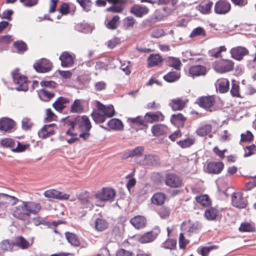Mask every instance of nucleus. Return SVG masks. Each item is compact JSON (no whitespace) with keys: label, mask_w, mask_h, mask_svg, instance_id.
Wrapping results in <instances>:
<instances>
[{"label":"nucleus","mask_w":256,"mask_h":256,"mask_svg":"<svg viewBox=\"0 0 256 256\" xmlns=\"http://www.w3.org/2000/svg\"><path fill=\"white\" fill-rule=\"evenodd\" d=\"M13 82L17 85L16 90L17 91L26 92L28 89V85L31 82L28 80V77L22 74L20 72L19 68H16L11 72Z\"/></svg>","instance_id":"obj_1"},{"label":"nucleus","mask_w":256,"mask_h":256,"mask_svg":"<svg viewBox=\"0 0 256 256\" xmlns=\"http://www.w3.org/2000/svg\"><path fill=\"white\" fill-rule=\"evenodd\" d=\"M96 198L100 201H114L115 196V190L111 188H103L100 192H97L96 195Z\"/></svg>","instance_id":"obj_2"},{"label":"nucleus","mask_w":256,"mask_h":256,"mask_svg":"<svg viewBox=\"0 0 256 256\" xmlns=\"http://www.w3.org/2000/svg\"><path fill=\"white\" fill-rule=\"evenodd\" d=\"M230 10L231 4L228 0H218L214 6V12L218 14H226Z\"/></svg>","instance_id":"obj_3"},{"label":"nucleus","mask_w":256,"mask_h":256,"mask_svg":"<svg viewBox=\"0 0 256 256\" xmlns=\"http://www.w3.org/2000/svg\"><path fill=\"white\" fill-rule=\"evenodd\" d=\"M164 182L166 186L172 188H180L182 185V180L180 177L172 173L166 174Z\"/></svg>","instance_id":"obj_4"},{"label":"nucleus","mask_w":256,"mask_h":256,"mask_svg":"<svg viewBox=\"0 0 256 256\" xmlns=\"http://www.w3.org/2000/svg\"><path fill=\"white\" fill-rule=\"evenodd\" d=\"M136 162L138 164L143 166H156L160 164V159L158 156L151 154H145L144 158L140 159L136 158Z\"/></svg>","instance_id":"obj_5"},{"label":"nucleus","mask_w":256,"mask_h":256,"mask_svg":"<svg viewBox=\"0 0 256 256\" xmlns=\"http://www.w3.org/2000/svg\"><path fill=\"white\" fill-rule=\"evenodd\" d=\"M230 52L232 58L236 60L240 61L244 56L248 54L249 51L245 47L238 46L231 48Z\"/></svg>","instance_id":"obj_6"},{"label":"nucleus","mask_w":256,"mask_h":256,"mask_svg":"<svg viewBox=\"0 0 256 256\" xmlns=\"http://www.w3.org/2000/svg\"><path fill=\"white\" fill-rule=\"evenodd\" d=\"M13 216L21 220H26L29 217L24 202L14 208Z\"/></svg>","instance_id":"obj_7"},{"label":"nucleus","mask_w":256,"mask_h":256,"mask_svg":"<svg viewBox=\"0 0 256 256\" xmlns=\"http://www.w3.org/2000/svg\"><path fill=\"white\" fill-rule=\"evenodd\" d=\"M232 204L236 208H245L247 205L246 200L244 198L240 192H234L232 195Z\"/></svg>","instance_id":"obj_8"},{"label":"nucleus","mask_w":256,"mask_h":256,"mask_svg":"<svg viewBox=\"0 0 256 256\" xmlns=\"http://www.w3.org/2000/svg\"><path fill=\"white\" fill-rule=\"evenodd\" d=\"M160 232V229L156 226L150 232H148L140 238V242L142 244L150 242L154 240Z\"/></svg>","instance_id":"obj_9"},{"label":"nucleus","mask_w":256,"mask_h":256,"mask_svg":"<svg viewBox=\"0 0 256 256\" xmlns=\"http://www.w3.org/2000/svg\"><path fill=\"white\" fill-rule=\"evenodd\" d=\"M78 197L82 208L90 210L93 208V204L90 202V197L88 192H82L78 194Z\"/></svg>","instance_id":"obj_10"},{"label":"nucleus","mask_w":256,"mask_h":256,"mask_svg":"<svg viewBox=\"0 0 256 256\" xmlns=\"http://www.w3.org/2000/svg\"><path fill=\"white\" fill-rule=\"evenodd\" d=\"M44 196L48 198H56L60 200H68L70 198L69 194L60 192L54 189L46 190L44 192Z\"/></svg>","instance_id":"obj_11"},{"label":"nucleus","mask_w":256,"mask_h":256,"mask_svg":"<svg viewBox=\"0 0 256 256\" xmlns=\"http://www.w3.org/2000/svg\"><path fill=\"white\" fill-rule=\"evenodd\" d=\"M224 164L222 162H210L208 164L206 171L208 174H218L223 170Z\"/></svg>","instance_id":"obj_12"},{"label":"nucleus","mask_w":256,"mask_h":256,"mask_svg":"<svg viewBox=\"0 0 256 256\" xmlns=\"http://www.w3.org/2000/svg\"><path fill=\"white\" fill-rule=\"evenodd\" d=\"M130 12L136 16L142 18L148 13L149 9L146 6L134 4L131 7Z\"/></svg>","instance_id":"obj_13"},{"label":"nucleus","mask_w":256,"mask_h":256,"mask_svg":"<svg viewBox=\"0 0 256 256\" xmlns=\"http://www.w3.org/2000/svg\"><path fill=\"white\" fill-rule=\"evenodd\" d=\"M213 4V2L210 0H205L196 6V10L203 14H208L212 12Z\"/></svg>","instance_id":"obj_14"},{"label":"nucleus","mask_w":256,"mask_h":256,"mask_svg":"<svg viewBox=\"0 0 256 256\" xmlns=\"http://www.w3.org/2000/svg\"><path fill=\"white\" fill-rule=\"evenodd\" d=\"M62 122H65V125L68 126H69L68 129L66 132V134L67 135L75 136H77V134L76 132H74L72 130H74L75 126L77 124V119L76 118H62L61 120Z\"/></svg>","instance_id":"obj_15"},{"label":"nucleus","mask_w":256,"mask_h":256,"mask_svg":"<svg viewBox=\"0 0 256 256\" xmlns=\"http://www.w3.org/2000/svg\"><path fill=\"white\" fill-rule=\"evenodd\" d=\"M15 122L12 119L8 118H2L0 119V130L4 132H9L14 128Z\"/></svg>","instance_id":"obj_16"},{"label":"nucleus","mask_w":256,"mask_h":256,"mask_svg":"<svg viewBox=\"0 0 256 256\" xmlns=\"http://www.w3.org/2000/svg\"><path fill=\"white\" fill-rule=\"evenodd\" d=\"M75 59L76 56L74 54L66 51L63 52L59 57L61 64H74Z\"/></svg>","instance_id":"obj_17"},{"label":"nucleus","mask_w":256,"mask_h":256,"mask_svg":"<svg viewBox=\"0 0 256 256\" xmlns=\"http://www.w3.org/2000/svg\"><path fill=\"white\" fill-rule=\"evenodd\" d=\"M196 103L202 108H208L214 104V98L212 96H201L196 100Z\"/></svg>","instance_id":"obj_18"},{"label":"nucleus","mask_w":256,"mask_h":256,"mask_svg":"<svg viewBox=\"0 0 256 256\" xmlns=\"http://www.w3.org/2000/svg\"><path fill=\"white\" fill-rule=\"evenodd\" d=\"M206 73V68L202 65H193L189 68V74L192 78L204 75Z\"/></svg>","instance_id":"obj_19"},{"label":"nucleus","mask_w":256,"mask_h":256,"mask_svg":"<svg viewBox=\"0 0 256 256\" xmlns=\"http://www.w3.org/2000/svg\"><path fill=\"white\" fill-rule=\"evenodd\" d=\"M144 148L142 146H138L132 150H129L126 152L123 156V158L127 159L134 156H140L144 152Z\"/></svg>","instance_id":"obj_20"},{"label":"nucleus","mask_w":256,"mask_h":256,"mask_svg":"<svg viewBox=\"0 0 256 256\" xmlns=\"http://www.w3.org/2000/svg\"><path fill=\"white\" fill-rule=\"evenodd\" d=\"M130 222L131 224L136 228L140 229L144 228L146 224V218L141 216H136L131 218Z\"/></svg>","instance_id":"obj_21"},{"label":"nucleus","mask_w":256,"mask_h":256,"mask_svg":"<svg viewBox=\"0 0 256 256\" xmlns=\"http://www.w3.org/2000/svg\"><path fill=\"white\" fill-rule=\"evenodd\" d=\"M186 118L180 113L173 114L170 117L171 123L176 126H183Z\"/></svg>","instance_id":"obj_22"},{"label":"nucleus","mask_w":256,"mask_h":256,"mask_svg":"<svg viewBox=\"0 0 256 256\" xmlns=\"http://www.w3.org/2000/svg\"><path fill=\"white\" fill-rule=\"evenodd\" d=\"M230 82L228 79L222 78L218 80L216 84V89L221 94H224L229 90Z\"/></svg>","instance_id":"obj_23"},{"label":"nucleus","mask_w":256,"mask_h":256,"mask_svg":"<svg viewBox=\"0 0 256 256\" xmlns=\"http://www.w3.org/2000/svg\"><path fill=\"white\" fill-rule=\"evenodd\" d=\"M69 102L70 100L68 98L60 96L53 104L52 106L56 110L61 112L65 108V104Z\"/></svg>","instance_id":"obj_24"},{"label":"nucleus","mask_w":256,"mask_h":256,"mask_svg":"<svg viewBox=\"0 0 256 256\" xmlns=\"http://www.w3.org/2000/svg\"><path fill=\"white\" fill-rule=\"evenodd\" d=\"M28 213L30 216L31 214H36L41 209L40 204L32 202H24Z\"/></svg>","instance_id":"obj_25"},{"label":"nucleus","mask_w":256,"mask_h":256,"mask_svg":"<svg viewBox=\"0 0 256 256\" xmlns=\"http://www.w3.org/2000/svg\"><path fill=\"white\" fill-rule=\"evenodd\" d=\"M186 104L184 100L178 98L171 100L169 105L173 110H180L185 106Z\"/></svg>","instance_id":"obj_26"},{"label":"nucleus","mask_w":256,"mask_h":256,"mask_svg":"<svg viewBox=\"0 0 256 256\" xmlns=\"http://www.w3.org/2000/svg\"><path fill=\"white\" fill-rule=\"evenodd\" d=\"M13 244L14 246H16L22 250L27 249L30 246V242L22 236L16 237L13 241Z\"/></svg>","instance_id":"obj_27"},{"label":"nucleus","mask_w":256,"mask_h":256,"mask_svg":"<svg viewBox=\"0 0 256 256\" xmlns=\"http://www.w3.org/2000/svg\"><path fill=\"white\" fill-rule=\"evenodd\" d=\"M152 133L153 136H162L166 133L167 127L162 124H156L154 125L151 128Z\"/></svg>","instance_id":"obj_28"},{"label":"nucleus","mask_w":256,"mask_h":256,"mask_svg":"<svg viewBox=\"0 0 256 256\" xmlns=\"http://www.w3.org/2000/svg\"><path fill=\"white\" fill-rule=\"evenodd\" d=\"M145 118L148 122L152 123L163 120L164 116L160 112H157L156 113L148 112L146 114Z\"/></svg>","instance_id":"obj_29"},{"label":"nucleus","mask_w":256,"mask_h":256,"mask_svg":"<svg viewBox=\"0 0 256 256\" xmlns=\"http://www.w3.org/2000/svg\"><path fill=\"white\" fill-rule=\"evenodd\" d=\"M16 142H15L14 140L10 138H6L2 139L0 141V146L9 148L12 152L13 151H18V146H16ZM19 151H20L19 150Z\"/></svg>","instance_id":"obj_30"},{"label":"nucleus","mask_w":256,"mask_h":256,"mask_svg":"<svg viewBox=\"0 0 256 256\" xmlns=\"http://www.w3.org/2000/svg\"><path fill=\"white\" fill-rule=\"evenodd\" d=\"M110 128L115 130H122L124 124L118 118H112L107 124Z\"/></svg>","instance_id":"obj_31"},{"label":"nucleus","mask_w":256,"mask_h":256,"mask_svg":"<svg viewBox=\"0 0 256 256\" xmlns=\"http://www.w3.org/2000/svg\"><path fill=\"white\" fill-rule=\"evenodd\" d=\"M166 200V195L162 192H156L152 196L151 200L153 204L157 206L162 205Z\"/></svg>","instance_id":"obj_32"},{"label":"nucleus","mask_w":256,"mask_h":256,"mask_svg":"<svg viewBox=\"0 0 256 256\" xmlns=\"http://www.w3.org/2000/svg\"><path fill=\"white\" fill-rule=\"evenodd\" d=\"M212 126L210 124H204L200 126L196 131V134L200 136H204L212 132Z\"/></svg>","instance_id":"obj_33"},{"label":"nucleus","mask_w":256,"mask_h":256,"mask_svg":"<svg viewBox=\"0 0 256 256\" xmlns=\"http://www.w3.org/2000/svg\"><path fill=\"white\" fill-rule=\"evenodd\" d=\"M180 72L178 71L170 72L164 76V80L169 82L178 80L180 78Z\"/></svg>","instance_id":"obj_34"},{"label":"nucleus","mask_w":256,"mask_h":256,"mask_svg":"<svg viewBox=\"0 0 256 256\" xmlns=\"http://www.w3.org/2000/svg\"><path fill=\"white\" fill-rule=\"evenodd\" d=\"M75 10V6H74L71 10L70 6L65 2L62 3L58 9L60 12L63 15H66L68 14H70L72 15H73Z\"/></svg>","instance_id":"obj_35"},{"label":"nucleus","mask_w":256,"mask_h":256,"mask_svg":"<svg viewBox=\"0 0 256 256\" xmlns=\"http://www.w3.org/2000/svg\"><path fill=\"white\" fill-rule=\"evenodd\" d=\"M218 215V210L214 208H207L204 212V217L209 220H212L216 219Z\"/></svg>","instance_id":"obj_36"},{"label":"nucleus","mask_w":256,"mask_h":256,"mask_svg":"<svg viewBox=\"0 0 256 256\" xmlns=\"http://www.w3.org/2000/svg\"><path fill=\"white\" fill-rule=\"evenodd\" d=\"M50 128V125H45L38 132L39 136L42 138H46L48 136L54 134V130H48V128Z\"/></svg>","instance_id":"obj_37"},{"label":"nucleus","mask_w":256,"mask_h":256,"mask_svg":"<svg viewBox=\"0 0 256 256\" xmlns=\"http://www.w3.org/2000/svg\"><path fill=\"white\" fill-rule=\"evenodd\" d=\"M65 236L68 242L72 245L74 246H78L80 245V242L75 234L70 232H66Z\"/></svg>","instance_id":"obj_38"},{"label":"nucleus","mask_w":256,"mask_h":256,"mask_svg":"<svg viewBox=\"0 0 256 256\" xmlns=\"http://www.w3.org/2000/svg\"><path fill=\"white\" fill-rule=\"evenodd\" d=\"M176 246V240L174 239L168 238L161 244V247L168 250H173Z\"/></svg>","instance_id":"obj_39"},{"label":"nucleus","mask_w":256,"mask_h":256,"mask_svg":"<svg viewBox=\"0 0 256 256\" xmlns=\"http://www.w3.org/2000/svg\"><path fill=\"white\" fill-rule=\"evenodd\" d=\"M234 65H214V70L218 73L224 74L233 70Z\"/></svg>","instance_id":"obj_40"},{"label":"nucleus","mask_w":256,"mask_h":256,"mask_svg":"<svg viewBox=\"0 0 256 256\" xmlns=\"http://www.w3.org/2000/svg\"><path fill=\"white\" fill-rule=\"evenodd\" d=\"M83 108L81 104V100H76L71 106L70 111L73 113H80L82 112Z\"/></svg>","instance_id":"obj_41"},{"label":"nucleus","mask_w":256,"mask_h":256,"mask_svg":"<svg viewBox=\"0 0 256 256\" xmlns=\"http://www.w3.org/2000/svg\"><path fill=\"white\" fill-rule=\"evenodd\" d=\"M148 64H159L162 62V57L159 54H151L148 58Z\"/></svg>","instance_id":"obj_42"},{"label":"nucleus","mask_w":256,"mask_h":256,"mask_svg":"<svg viewBox=\"0 0 256 256\" xmlns=\"http://www.w3.org/2000/svg\"><path fill=\"white\" fill-rule=\"evenodd\" d=\"M126 2H122L113 4L112 6L106 8L107 12H110L114 13H120L122 12L124 8V5Z\"/></svg>","instance_id":"obj_43"},{"label":"nucleus","mask_w":256,"mask_h":256,"mask_svg":"<svg viewBox=\"0 0 256 256\" xmlns=\"http://www.w3.org/2000/svg\"><path fill=\"white\" fill-rule=\"evenodd\" d=\"M108 226L107 222L102 218H97L95 221V228L98 231H103Z\"/></svg>","instance_id":"obj_44"},{"label":"nucleus","mask_w":256,"mask_h":256,"mask_svg":"<svg viewBox=\"0 0 256 256\" xmlns=\"http://www.w3.org/2000/svg\"><path fill=\"white\" fill-rule=\"evenodd\" d=\"M14 248L13 241L8 240H2L0 243V249L4 251H12Z\"/></svg>","instance_id":"obj_45"},{"label":"nucleus","mask_w":256,"mask_h":256,"mask_svg":"<svg viewBox=\"0 0 256 256\" xmlns=\"http://www.w3.org/2000/svg\"><path fill=\"white\" fill-rule=\"evenodd\" d=\"M195 198L198 202L204 207L208 206L210 205V200L209 197L206 194L197 196Z\"/></svg>","instance_id":"obj_46"},{"label":"nucleus","mask_w":256,"mask_h":256,"mask_svg":"<svg viewBox=\"0 0 256 256\" xmlns=\"http://www.w3.org/2000/svg\"><path fill=\"white\" fill-rule=\"evenodd\" d=\"M136 20L132 16H128L124 20V26L126 29H132L136 24Z\"/></svg>","instance_id":"obj_47"},{"label":"nucleus","mask_w":256,"mask_h":256,"mask_svg":"<svg viewBox=\"0 0 256 256\" xmlns=\"http://www.w3.org/2000/svg\"><path fill=\"white\" fill-rule=\"evenodd\" d=\"M91 116L96 124L102 123L105 121L106 117L104 114H100L96 112H92L91 114Z\"/></svg>","instance_id":"obj_48"},{"label":"nucleus","mask_w":256,"mask_h":256,"mask_svg":"<svg viewBox=\"0 0 256 256\" xmlns=\"http://www.w3.org/2000/svg\"><path fill=\"white\" fill-rule=\"evenodd\" d=\"M120 19V18L118 16H114L108 23L106 27L110 30H116L118 26Z\"/></svg>","instance_id":"obj_49"},{"label":"nucleus","mask_w":256,"mask_h":256,"mask_svg":"<svg viewBox=\"0 0 256 256\" xmlns=\"http://www.w3.org/2000/svg\"><path fill=\"white\" fill-rule=\"evenodd\" d=\"M194 139L188 138L184 140L177 142V144L182 148H184L190 147L194 143Z\"/></svg>","instance_id":"obj_50"},{"label":"nucleus","mask_w":256,"mask_h":256,"mask_svg":"<svg viewBox=\"0 0 256 256\" xmlns=\"http://www.w3.org/2000/svg\"><path fill=\"white\" fill-rule=\"evenodd\" d=\"M14 46L16 48L18 53H23L27 50L26 44L22 40L15 42L14 43Z\"/></svg>","instance_id":"obj_51"},{"label":"nucleus","mask_w":256,"mask_h":256,"mask_svg":"<svg viewBox=\"0 0 256 256\" xmlns=\"http://www.w3.org/2000/svg\"><path fill=\"white\" fill-rule=\"evenodd\" d=\"M238 230L242 232H252L255 230V228L250 223L242 222Z\"/></svg>","instance_id":"obj_52"},{"label":"nucleus","mask_w":256,"mask_h":256,"mask_svg":"<svg viewBox=\"0 0 256 256\" xmlns=\"http://www.w3.org/2000/svg\"><path fill=\"white\" fill-rule=\"evenodd\" d=\"M206 36V32L205 30L202 27H198L194 29L191 34H190V37L192 38L196 37L197 36Z\"/></svg>","instance_id":"obj_53"},{"label":"nucleus","mask_w":256,"mask_h":256,"mask_svg":"<svg viewBox=\"0 0 256 256\" xmlns=\"http://www.w3.org/2000/svg\"><path fill=\"white\" fill-rule=\"evenodd\" d=\"M34 69L40 73H46L52 70L51 65H33Z\"/></svg>","instance_id":"obj_54"},{"label":"nucleus","mask_w":256,"mask_h":256,"mask_svg":"<svg viewBox=\"0 0 256 256\" xmlns=\"http://www.w3.org/2000/svg\"><path fill=\"white\" fill-rule=\"evenodd\" d=\"M231 95L233 97H240V87L236 81H232V88L230 90Z\"/></svg>","instance_id":"obj_55"},{"label":"nucleus","mask_w":256,"mask_h":256,"mask_svg":"<svg viewBox=\"0 0 256 256\" xmlns=\"http://www.w3.org/2000/svg\"><path fill=\"white\" fill-rule=\"evenodd\" d=\"M77 2L86 12L91 10L92 2L90 0H77Z\"/></svg>","instance_id":"obj_56"},{"label":"nucleus","mask_w":256,"mask_h":256,"mask_svg":"<svg viewBox=\"0 0 256 256\" xmlns=\"http://www.w3.org/2000/svg\"><path fill=\"white\" fill-rule=\"evenodd\" d=\"M128 121L132 124L138 126H144L145 124V120L141 116H138L134 118H130Z\"/></svg>","instance_id":"obj_57"},{"label":"nucleus","mask_w":256,"mask_h":256,"mask_svg":"<svg viewBox=\"0 0 256 256\" xmlns=\"http://www.w3.org/2000/svg\"><path fill=\"white\" fill-rule=\"evenodd\" d=\"M226 50L227 48L224 46H220L217 51H212L211 52L210 56L215 58H221L222 53Z\"/></svg>","instance_id":"obj_58"},{"label":"nucleus","mask_w":256,"mask_h":256,"mask_svg":"<svg viewBox=\"0 0 256 256\" xmlns=\"http://www.w3.org/2000/svg\"><path fill=\"white\" fill-rule=\"evenodd\" d=\"M22 124V128L25 130L30 129L33 124L31 120L27 117L23 118Z\"/></svg>","instance_id":"obj_59"},{"label":"nucleus","mask_w":256,"mask_h":256,"mask_svg":"<svg viewBox=\"0 0 256 256\" xmlns=\"http://www.w3.org/2000/svg\"><path fill=\"white\" fill-rule=\"evenodd\" d=\"M104 116L108 118H111L114 114V110L112 105L108 106L103 112Z\"/></svg>","instance_id":"obj_60"},{"label":"nucleus","mask_w":256,"mask_h":256,"mask_svg":"<svg viewBox=\"0 0 256 256\" xmlns=\"http://www.w3.org/2000/svg\"><path fill=\"white\" fill-rule=\"evenodd\" d=\"M218 248V246H205L202 248L200 250V254L202 256H208V253L210 250Z\"/></svg>","instance_id":"obj_61"},{"label":"nucleus","mask_w":256,"mask_h":256,"mask_svg":"<svg viewBox=\"0 0 256 256\" xmlns=\"http://www.w3.org/2000/svg\"><path fill=\"white\" fill-rule=\"evenodd\" d=\"M82 126H84V129L86 132H88L91 128V123L89 120V118L86 116H83L82 118Z\"/></svg>","instance_id":"obj_62"},{"label":"nucleus","mask_w":256,"mask_h":256,"mask_svg":"<svg viewBox=\"0 0 256 256\" xmlns=\"http://www.w3.org/2000/svg\"><path fill=\"white\" fill-rule=\"evenodd\" d=\"M202 224L198 222L192 224L189 228L188 232H191L197 233L201 229Z\"/></svg>","instance_id":"obj_63"},{"label":"nucleus","mask_w":256,"mask_h":256,"mask_svg":"<svg viewBox=\"0 0 256 256\" xmlns=\"http://www.w3.org/2000/svg\"><path fill=\"white\" fill-rule=\"evenodd\" d=\"M94 90L100 92L106 89V83L104 81L97 82L94 84Z\"/></svg>","instance_id":"obj_64"}]
</instances>
